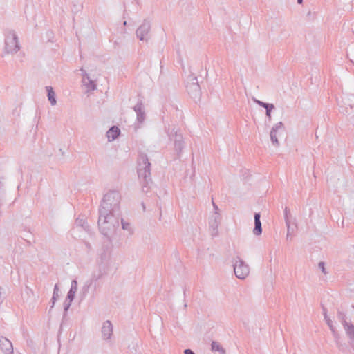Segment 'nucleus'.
I'll list each match as a JSON object with an SVG mask.
<instances>
[{"instance_id": "1a4fd4ad", "label": "nucleus", "mask_w": 354, "mask_h": 354, "mask_svg": "<svg viewBox=\"0 0 354 354\" xmlns=\"http://www.w3.org/2000/svg\"><path fill=\"white\" fill-rule=\"evenodd\" d=\"M142 30L141 28H139L137 30V35L140 38V39H143V35H142Z\"/></svg>"}, {"instance_id": "f8f14e48", "label": "nucleus", "mask_w": 354, "mask_h": 354, "mask_svg": "<svg viewBox=\"0 0 354 354\" xmlns=\"http://www.w3.org/2000/svg\"><path fill=\"white\" fill-rule=\"evenodd\" d=\"M271 138H272V140L274 142H277V139H275V138H274V135H273V133H272H272H271Z\"/></svg>"}, {"instance_id": "4468645a", "label": "nucleus", "mask_w": 354, "mask_h": 354, "mask_svg": "<svg viewBox=\"0 0 354 354\" xmlns=\"http://www.w3.org/2000/svg\"><path fill=\"white\" fill-rule=\"evenodd\" d=\"M122 227L125 228L124 223H122Z\"/></svg>"}, {"instance_id": "423d86ee", "label": "nucleus", "mask_w": 354, "mask_h": 354, "mask_svg": "<svg viewBox=\"0 0 354 354\" xmlns=\"http://www.w3.org/2000/svg\"><path fill=\"white\" fill-rule=\"evenodd\" d=\"M46 90L48 91V97L49 101L50 102L52 105H55L56 104V100L55 97V93L53 90V88L48 86L46 88Z\"/></svg>"}, {"instance_id": "9b49d317", "label": "nucleus", "mask_w": 354, "mask_h": 354, "mask_svg": "<svg viewBox=\"0 0 354 354\" xmlns=\"http://www.w3.org/2000/svg\"><path fill=\"white\" fill-rule=\"evenodd\" d=\"M185 354H194L191 350L187 349L185 351Z\"/></svg>"}, {"instance_id": "9d476101", "label": "nucleus", "mask_w": 354, "mask_h": 354, "mask_svg": "<svg viewBox=\"0 0 354 354\" xmlns=\"http://www.w3.org/2000/svg\"><path fill=\"white\" fill-rule=\"evenodd\" d=\"M319 268L322 269V272H325V268H324V263H320L319 264Z\"/></svg>"}, {"instance_id": "f257e3e1", "label": "nucleus", "mask_w": 354, "mask_h": 354, "mask_svg": "<svg viewBox=\"0 0 354 354\" xmlns=\"http://www.w3.org/2000/svg\"><path fill=\"white\" fill-rule=\"evenodd\" d=\"M234 273L238 278L245 279L249 274V268L243 261L239 260L234 266Z\"/></svg>"}, {"instance_id": "0eeeda50", "label": "nucleus", "mask_w": 354, "mask_h": 354, "mask_svg": "<svg viewBox=\"0 0 354 354\" xmlns=\"http://www.w3.org/2000/svg\"><path fill=\"white\" fill-rule=\"evenodd\" d=\"M259 103L266 109V114L268 116L270 117V111L273 109V105H272V104L270 105V104H265V103H263L261 102H259Z\"/></svg>"}, {"instance_id": "20e7f679", "label": "nucleus", "mask_w": 354, "mask_h": 354, "mask_svg": "<svg viewBox=\"0 0 354 354\" xmlns=\"http://www.w3.org/2000/svg\"><path fill=\"white\" fill-rule=\"evenodd\" d=\"M1 349L7 354L12 353V344L9 340L6 339L1 340Z\"/></svg>"}, {"instance_id": "7ed1b4c3", "label": "nucleus", "mask_w": 354, "mask_h": 354, "mask_svg": "<svg viewBox=\"0 0 354 354\" xmlns=\"http://www.w3.org/2000/svg\"><path fill=\"white\" fill-rule=\"evenodd\" d=\"M254 223H255V227L254 228V233L256 235H260L262 232L261 229V223L260 221V214H256L254 215Z\"/></svg>"}, {"instance_id": "39448f33", "label": "nucleus", "mask_w": 354, "mask_h": 354, "mask_svg": "<svg viewBox=\"0 0 354 354\" xmlns=\"http://www.w3.org/2000/svg\"><path fill=\"white\" fill-rule=\"evenodd\" d=\"M120 134V129L118 127H113L111 128L107 132V137L109 140H115Z\"/></svg>"}, {"instance_id": "6e6552de", "label": "nucleus", "mask_w": 354, "mask_h": 354, "mask_svg": "<svg viewBox=\"0 0 354 354\" xmlns=\"http://www.w3.org/2000/svg\"><path fill=\"white\" fill-rule=\"evenodd\" d=\"M212 350L213 351H217L224 352V351L222 349L221 346L216 342H213L212 343Z\"/></svg>"}, {"instance_id": "ddd939ff", "label": "nucleus", "mask_w": 354, "mask_h": 354, "mask_svg": "<svg viewBox=\"0 0 354 354\" xmlns=\"http://www.w3.org/2000/svg\"><path fill=\"white\" fill-rule=\"evenodd\" d=\"M297 2H298L299 3H302V0H297Z\"/></svg>"}, {"instance_id": "f03ea898", "label": "nucleus", "mask_w": 354, "mask_h": 354, "mask_svg": "<svg viewBox=\"0 0 354 354\" xmlns=\"http://www.w3.org/2000/svg\"><path fill=\"white\" fill-rule=\"evenodd\" d=\"M102 334L104 339H109L112 334V326L109 322H106L102 327Z\"/></svg>"}]
</instances>
